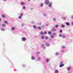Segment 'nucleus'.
<instances>
[{"label":"nucleus","mask_w":73,"mask_h":73,"mask_svg":"<svg viewBox=\"0 0 73 73\" xmlns=\"http://www.w3.org/2000/svg\"><path fill=\"white\" fill-rule=\"evenodd\" d=\"M66 24L67 25V26H69V25H70V23L69 22H66Z\"/></svg>","instance_id":"7"},{"label":"nucleus","mask_w":73,"mask_h":73,"mask_svg":"<svg viewBox=\"0 0 73 73\" xmlns=\"http://www.w3.org/2000/svg\"><path fill=\"white\" fill-rule=\"evenodd\" d=\"M31 23L32 24H35V22L34 21H32L31 22Z\"/></svg>","instance_id":"19"},{"label":"nucleus","mask_w":73,"mask_h":73,"mask_svg":"<svg viewBox=\"0 0 73 73\" xmlns=\"http://www.w3.org/2000/svg\"><path fill=\"white\" fill-rule=\"evenodd\" d=\"M20 16L22 17V16H23V13H21L20 14Z\"/></svg>","instance_id":"26"},{"label":"nucleus","mask_w":73,"mask_h":73,"mask_svg":"<svg viewBox=\"0 0 73 73\" xmlns=\"http://www.w3.org/2000/svg\"><path fill=\"white\" fill-rule=\"evenodd\" d=\"M59 71L58 70H56L55 71V73H59Z\"/></svg>","instance_id":"13"},{"label":"nucleus","mask_w":73,"mask_h":73,"mask_svg":"<svg viewBox=\"0 0 73 73\" xmlns=\"http://www.w3.org/2000/svg\"><path fill=\"white\" fill-rule=\"evenodd\" d=\"M55 27L56 28H58V25H56L55 26Z\"/></svg>","instance_id":"32"},{"label":"nucleus","mask_w":73,"mask_h":73,"mask_svg":"<svg viewBox=\"0 0 73 73\" xmlns=\"http://www.w3.org/2000/svg\"><path fill=\"white\" fill-rule=\"evenodd\" d=\"M53 4V3L52 2H50L49 4H48V7H50V8H51L52 7V5Z\"/></svg>","instance_id":"1"},{"label":"nucleus","mask_w":73,"mask_h":73,"mask_svg":"<svg viewBox=\"0 0 73 73\" xmlns=\"http://www.w3.org/2000/svg\"><path fill=\"white\" fill-rule=\"evenodd\" d=\"M64 66V64H62L60 65L59 67L60 68H62V67H63V66Z\"/></svg>","instance_id":"6"},{"label":"nucleus","mask_w":73,"mask_h":73,"mask_svg":"<svg viewBox=\"0 0 73 73\" xmlns=\"http://www.w3.org/2000/svg\"><path fill=\"white\" fill-rule=\"evenodd\" d=\"M62 63H63V62H62V61H61V62H60V63L61 64H62Z\"/></svg>","instance_id":"46"},{"label":"nucleus","mask_w":73,"mask_h":73,"mask_svg":"<svg viewBox=\"0 0 73 73\" xmlns=\"http://www.w3.org/2000/svg\"><path fill=\"white\" fill-rule=\"evenodd\" d=\"M58 54H59V53L58 52H56L55 53V55L56 56H58Z\"/></svg>","instance_id":"17"},{"label":"nucleus","mask_w":73,"mask_h":73,"mask_svg":"<svg viewBox=\"0 0 73 73\" xmlns=\"http://www.w3.org/2000/svg\"><path fill=\"white\" fill-rule=\"evenodd\" d=\"M22 66H23V67H25V66H26L25 65V64H23L22 65Z\"/></svg>","instance_id":"40"},{"label":"nucleus","mask_w":73,"mask_h":73,"mask_svg":"<svg viewBox=\"0 0 73 73\" xmlns=\"http://www.w3.org/2000/svg\"><path fill=\"white\" fill-rule=\"evenodd\" d=\"M44 38L45 39V40H48V36H46L45 37H44Z\"/></svg>","instance_id":"29"},{"label":"nucleus","mask_w":73,"mask_h":73,"mask_svg":"<svg viewBox=\"0 0 73 73\" xmlns=\"http://www.w3.org/2000/svg\"><path fill=\"white\" fill-rule=\"evenodd\" d=\"M40 52H37V54L38 55V54H40Z\"/></svg>","instance_id":"41"},{"label":"nucleus","mask_w":73,"mask_h":73,"mask_svg":"<svg viewBox=\"0 0 73 73\" xmlns=\"http://www.w3.org/2000/svg\"><path fill=\"white\" fill-rule=\"evenodd\" d=\"M49 3H50V2H49V0H46L45 1V4H46V5H48Z\"/></svg>","instance_id":"2"},{"label":"nucleus","mask_w":73,"mask_h":73,"mask_svg":"<svg viewBox=\"0 0 73 73\" xmlns=\"http://www.w3.org/2000/svg\"><path fill=\"white\" fill-rule=\"evenodd\" d=\"M71 73L70 72H69V73Z\"/></svg>","instance_id":"57"},{"label":"nucleus","mask_w":73,"mask_h":73,"mask_svg":"<svg viewBox=\"0 0 73 73\" xmlns=\"http://www.w3.org/2000/svg\"><path fill=\"white\" fill-rule=\"evenodd\" d=\"M40 35H44V32H40Z\"/></svg>","instance_id":"34"},{"label":"nucleus","mask_w":73,"mask_h":73,"mask_svg":"<svg viewBox=\"0 0 73 73\" xmlns=\"http://www.w3.org/2000/svg\"><path fill=\"white\" fill-rule=\"evenodd\" d=\"M2 16L3 18H5V15L4 14H2Z\"/></svg>","instance_id":"23"},{"label":"nucleus","mask_w":73,"mask_h":73,"mask_svg":"<svg viewBox=\"0 0 73 73\" xmlns=\"http://www.w3.org/2000/svg\"><path fill=\"white\" fill-rule=\"evenodd\" d=\"M26 7H25V6H23V9L24 10H25V8Z\"/></svg>","instance_id":"31"},{"label":"nucleus","mask_w":73,"mask_h":73,"mask_svg":"<svg viewBox=\"0 0 73 73\" xmlns=\"http://www.w3.org/2000/svg\"><path fill=\"white\" fill-rule=\"evenodd\" d=\"M1 21V18H0V21Z\"/></svg>","instance_id":"52"},{"label":"nucleus","mask_w":73,"mask_h":73,"mask_svg":"<svg viewBox=\"0 0 73 73\" xmlns=\"http://www.w3.org/2000/svg\"><path fill=\"white\" fill-rule=\"evenodd\" d=\"M71 69V68L70 67H68L67 68V70H70Z\"/></svg>","instance_id":"16"},{"label":"nucleus","mask_w":73,"mask_h":73,"mask_svg":"<svg viewBox=\"0 0 73 73\" xmlns=\"http://www.w3.org/2000/svg\"><path fill=\"white\" fill-rule=\"evenodd\" d=\"M50 37L51 38H54V36L53 35H51Z\"/></svg>","instance_id":"10"},{"label":"nucleus","mask_w":73,"mask_h":73,"mask_svg":"<svg viewBox=\"0 0 73 73\" xmlns=\"http://www.w3.org/2000/svg\"><path fill=\"white\" fill-rule=\"evenodd\" d=\"M53 20L54 21H56V19L54 18L53 19Z\"/></svg>","instance_id":"27"},{"label":"nucleus","mask_w":73,"mask_h":73,"mask_svg":"<svg viewBox=\"0 0 73 73\" xmlns=\"http://www.w3.org/2000/svg\"><path fill=\"white\" fill-rule=\"evenodd\" d=\"M38 56V55H37V56Z\"/></svg>","instance_id":"56"},{"label":"nucleus","mask_w":73,"mask_h":73,"mask_svg":"<svg viewBox=\"0 0 73 73\" xmlns=\"http://www.w3.org/2000/svg\"><path fill=\"white\" fill-rule=\"evenodd\" d=\"M61 27L63 28H65V25H61Z\"/></svg>","instance_id":"20"},{"label":"nucleus","mask_w":73,"mask_h":73,"mask_svg":"<svg viewBox=\"0 0 73 73\" xmlns=\"http://www.w3.org/2000/svg\"><path fill=\"white\" fill-rule=\"evenodd\" d=\"M24 25H25V24H23L22 25V26L23 27V26H24Z\"/></svg>","instance_id":"48"},{"label":"nucleus","mask_w":73,"mask_h":73,"mask_svg":"<svg viewBox=\"0 0 73 73\" xmlns=\"http://www.w3.org/2000/svg\"><path fill=\"white\" fill-rule=\"evenodd\" d=\"M60 33H62V30H60Z\"/></svg>","instance_id":"44"},{"label":"nucleus","mask_w":73,"mask_h":73,"mask_svg":"<svg viewBox=\"0 0 73 73\" xmlns=\"http://www.w3.org/2000/svg\"><path fill=\"white\" fill-rule=\"evenodd\" d=\"M44 6V4L43 3H41L40 5V7H42Z\"/></svg>","instance_id":"18"},{"label":"nucleus","mask_w":73,"mask_h":73,"mask_svg":"<svg viewBox=\"0 0 73 73\" xmlns=\"http://www.w3.org/2000/svg\"><path fill=\"white\" fill-rule=\"evenodd\" d=\"M45 25L46 27H48L49 25V24H46Z\"/></svg>","instance_id":"43"},{"label":"nucleus","mask_w":73,"mask_h":73,"mask_svg":"<svg viewBox=\"0 0 73 73\" xmlns=\"http://www.w3.org/2000/svg\"><path fill=\"white\" fill-rule=\"evenodd\" d=\"M15 30V27H12L11 29V31H14V30Z\"/></svg>","instance_id":"24"},{"label":"nucleus","mask_w":73,"mask_h":73,"mask_svg":"<svg viewBox=\"0 0 73 73\" xmlns=\"http://www.w3.org/2000/svg\"><path fill=\"white\" fill-rule=\"evenodd\" d=\"M61 48L62 49H64V48H65V46H61Z\"/></svg>","instance_id":"35"},{"label":"nucleus","mask_w":73,"mask_h":73,"mask_svg":"<svg viewBox=\"0 0 73 73\" xmlns=\"http://www.w3.org/2000/svg\"><path fill=\"white\" fill-rule=\"evenodd\" d=\"M37 28L38 29H39V30H41V27H37Z\"/></svg>","instance_id":"21"},{"label":"nucleus","mask_w":73,"mask_h":73,"mask_svg":"<svg viewBox=\"0 0 73 73\" xmlns=\"http://www.w3.org/2000/svg\"><path fill=\"white\" fill-rule=\"evenodd\" d=\"M45 45L46 46H48V47H49L50 46L49 44L48 43H46L45 44Z\"/></svg>","instance_id":"8"},{"label":"nucleus","mask_w":73,"mask_h":73,"mask_svg":"<svg viewBox=\"0 0 73 73\" xmlns=\"http://www.w3.org/2000/svg\"><path fill=\"white\" fill-rule=\"evenodd\" d=\"M25 4V3L24 2H22L20 3L21 5H22V6H23Z\"/></svg>","instance_id":"5"},{"label":"nucleus","mask_w":73,"mask_h":73,"mask_svg":"<svg viewBox=\"0 0 73 73\" xmlns=\"http://www.w3.org/2000/svg\"><path fill=\"white\" fill-rule=\"evenodd\" d=\"M41 46L43 48V49H45L46 48V46H45V44H42L41 45Z\"/></svg>","instance_id":"4"},{"label":"nucleus","mask_w":73,"mask_h":73,"mask_svg":"<svg viewBox=\"0 0 73 73\" xmlns=\"http://www.w3.org/2000/svg\"><path fill=\"white\" fill-rule=\"evenodd\" d=\"M41 39H44V38H45V36H42L41 37Z\"/></svg>","instance_id":"22"},{"label":"nucleus","mask_w":73,"mask_h":73,"mask_svg":"<svg viewBox=\"0 0 73 73\" xmlns=\"http://www.w3.org/2000/svg\"><path fill=\"white\" fill-rule=\"evenodd\" d=\"M62 38H65V35H63L62 36Z\"/></svg>","instance_id":"39"},{"label":"nucleus","mask_w":73,"mask_h":73,"mask_svg":"<svg viewBox=\"0 0 73 73\" xmlns=\"http://www.w3.org/2000/svg\"><path fill=\"white\" fill-rule=\"evenodd\" d=\"M44 33L45 35H46V31H45Z\"/></svg>","instance_id":"45"},{"label":"nucleus","mask_w":73,"mask_h":73,"mask_svg":"<svg viewBox=\"0 0 73 73\" xmlns=\"http://www.w3.org/2000/svg\"><path fill=\"white\" fill-rule=\"evenodd\" d=\"M39 25H41V23H39L38 24Z\"/></svg>","instance_id":"50"},{"label":"nucleus","mask_w":73,"mask_h":73,"mask_svg":"<svg viewBox=\"0 0 73 73\" xmlns=\"http://www.w3.org/2000/svg\"><path fill=\"white\" fill-rule=\"evenodd\" d=\"M27 40V38L25 37H23L22 38V41H25Z\"/></svg>","instance_id":"3"},{"label":"nucleus","mask_w":73,"mask_h":73,"mask_svg":"<svg viewBox=\"0 0 73 73\" xmlns=\"http://www.w3.org/2000/svg\"><path fill=\"white\" fill-rule=\"evenodd\" d=\"M19 19H22V17H21V16H19Z\"/></svg>","instance_id":"38"},{"label":"nucleus","mask_w":73,"mask_h":73,"mask_svg":"<svg viewBox=\"0 0 73 73\" xmlns=\"http://www.w3.org/2000/svg\"><path fill=\"white\" fill-rule=\"evenodd\" d=\"M2 27H3V28H5V27H6V25H5L4 24H3L2 25Z\"/></svg>","instance_id":"9"},{"label":"nucleus","mask_w":73,"mask_h":73,"mask_svg":"<svg viewBox=\"0 0 73 73\" xmlns=\"http://www.w3.org/2000/svg\"><path fill=\"white\" fill-rule=\"evenodd\" d=\"M71 24L72 25H73V22H72Z\"/></svg>","instance_id":"49"},{"label":"nucleus","mask_w":73,"mask_h":73,"mask_svg":"<svg viewBox=\"0 0 73 73\" xmlns=\"http://www.w3.org/2000/svg\"><path fill=\"white\" fill-rule=\"evenodd\" d=\"M33 28L34 29H36L37 28V27H36V26L35 25H34L33 26Z\"/></svg>","instance_id":"14"},{"label":"nucleus","mask_w":73,"mask_h":73,"mask_svg":"<svg viewBox=\"0 0 73 73\" xmlns=\"http://www.w3.org/2000/svg\"><path fill=\"white\" fill-rule=\"evenodd\" d=\"M1 30L2 31H5V29H1Z\"/></svg>","instance_id":"28"},{"label":"nucleus","mask_w":73,"mask_h":73,"mask_svg":"<svg viewBox=\"0 0 73 73\" xmlns=\"http://www.w3.org/2000/svg\"><path fill=\"white\" fill-rule=\"evenodd\" d=\"M40 60H41V58H40V57H39L38 58V61H40Z\"/></svg>","instance_id":"25"},{"label":"nucleus","mask_w":73,"mask_h":73,"mask_svg":"<svg viewBox=\"0 0 73 73\" xmlns=\"http://www.w3.org/2000/svg\"><path fill=\"white\" fill-rule=\"evenodd\" d=\"M52 32H54V31H56V29H55L54 28H53L52 30Z\"/></svg>","instance_id":"15"},{"label":"nucleus","mask_w":73,"mask_h":73,"mask_svg":"<svg viewBox=\"0 0 73 73\" xmlns=\"http://www.w3.org/2000/svg\"><path fill=\"white\" fill-rule=\"evenodd\" d=\"M48 34L49 35H51V34H52V32L50 31H49L48 32Z\"/></svg>","instance_id":"30"},{"label":"nucleus","mask_w":73,"mask_h":73,"mask_svg":"<svg viewBox=\"0 0 73 73\" xmlns=\"http://www.w3.org/2000/svg\"><path fill=\"white\" fill-rule=\"evenodd\" d=\"M31 59L33 60H35V57L34 56H31Z\"/></svg>","instance_id":"11"},{"label":"nucleus","mask_w":73,"mask_h":73,"mask_svg":"<svg viewBox=\"0 0 73 73\" xmlns=\"http://www.w3.org/2000/svg\"><path fill=\"white\" fill-rule=\"evenodd\" d=\"M31 0H27L28 1H31Z\"/></svg>","instance_id":"55"},{"label":"nucleus","mask_w":73,"mask_h":73,"mask_svg":"<svg viewBox=\"0 0 73 73\" xmlns=\"http://www.w3.org/2000/svg\"><path fill=\"white\" fill-rule=\"evenodd\" d=\"M53 34V35H56V33H54Z\"/></svg>","instance_id":"53"},{"label":"nucleus","mask_w":73,"mask_h":73,"mask_svg":"<svg viewBox=\"0 0 73 73\" xmlns=\"http://www.w3.org/2000/svg\"><path fill=\"white\" fill-rule=\"evenodd\" d=\"M63 20H66V17H63Z\"/></svg>","instance_id":"42"},{"label":"nucleus","mask_w":73,"mask_h":73,"mask_svg":"<svg viewBox=\"0 0 73 73\" xmlns=\"http://www.w3.org/2000/svg\"><path fill=\"white\" fill-rule=\"evenodd\" d=\"M4 1H7V0H3Z\"/></svg>","instance_id":"54"},{"label":"nucleus","mask_w":73,"mask_h":73,"mask_svg":"<svg viewBox=\"0 0 73 73\" xmlns=\"http://www.w3.org/2000/svg\"><path fill=\"white\" fill-rule=\"evenodd\" d=\"M4 22L5 23V24H7L8 23V22L6 21H4Z\"/></svg>","instance_id":"33"},{"label":"nucleus","mask_w":73,"mask_h":73,"mask_svg":"<svg viewBox=\"0 0 73 73\" xmlns=\"http://www.w3.org/2000/svg\"><path fill=\"white\" fill-rule=\"evenodd\" d=\"M41 27H42V28H44V26L43 25H42L41 26Z\"/></svg>","instance_id":"51"},{"label":"nucleus","mask_w":73,"mask_h":73,"mask_svg":"<svg viewBox=\"0 0 73 73\" xmlns=\"http://www.w3.org/2000/svg\"><path fill=\"white\" fill-rule=\"evenodd\" d=\"M61 52H64V50H62L61 51Z\"/></svg>","instance_id":"47"},{"label":"nucleus","mask_w":73,"mask_h":73,"mask_svg":"<svg viewBox=\"0 0 73 73\" xmlns=\"http://www.w3.org/2000/svg\"><path fill=\"white\" fill-rule=\"evenodd\" d=\"M49 61V59H46V63H48Z\"/></svg>","instance_id":"12"},{"label":"nucleus","mask_w":73,"mask_h":73,"mask_svg":"<svg viewBox=\"0 0 73 73\" xmlns=\"http://www.w3.org/2000/svg\"><path fill=\"white\" fill-rule=\"evenodd\" d=\"M43 15L44 16V17L46 16V14H43Z\"/></svg>","instance_id":"37"},{"label":"nucleus","mask_w":73,"mask_h":73,"mask_svg":"<svg viewBox=\"0 0 73 73\" xmlns=\"http://www.w3.org/2000/svg\"><path fill=\"white\" fill-rule=\"evenodd\" d=\"M59 36L60 37H62V34H60L59 35Z\"/></svg>","instance_id":"36"}]
</instances>
